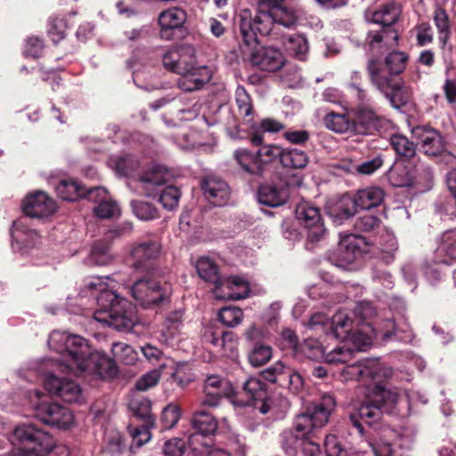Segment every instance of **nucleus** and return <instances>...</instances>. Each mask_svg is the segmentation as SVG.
Returning <instances> with one entry per match:
<instances>
[{
    "mask_svg": "<svg viewBox=\"0 0 456 456\" xmlns=\"http://www.w3.org/2000/svg\"><path fill=\"white\" fill-rule=\"evenodd\" d=\"M56 192L62 200L74 201L84 196H86L90 200H96L98 197L105 194L106 191L100 187L86 191L85 187L74 180H62L56 186Z\"/></svg>",
    "mask_w": 456,
    "mask_h": 456,
    "instance_id": "a211bd4d",
    "label": "nucleus"
},
{
    "mask_svg": "<svg viewBox=\"0 0 456 456\" xmlns=\"http://www.w3.org/2000/svg\"><path fill=\"white\" fill-rule=\"evenodd\" d=\"M185 450V442L179 438L167 440L163 445L165 456H182Z\"/></svg>",
    "mask_w": 456,
    "mask_h": 456,
    "instance_id": "338daca9",
    "label": "nucleus"
},
{
    "mask_svg": "<svg viewBox=\"0 0 456 456\" xmlns=\"http://www.w3.org/2000/svg\"><path fill=\"white\" fill-rule=\"evenodd\" d=\"M324 126L338 134L354 132L353 119L346 114L330 112L323 118Z\"/></svg>",
    "mask_w": 456,
    "mask_h": 456,
    "instance_id": "e433bc0d",
    "label": "nucleus"
},
{
    "mask_svg": "<svg viewBox=\"0 0 456 456\" xmlns=\"http://www.w3.org/2000/svg\"><path fill=\"white\" fill-rule=\"evenodd\" d=\"M184 313L182 309L170 312L159 330V340L165 345L173 346L180 334Z\"/></svg>",
    "mask_w": 456,
    "mask_h": 456,
    "instance_id": "a878e982",
    "label": "nucleus"
},
{
    "mask_svg": "<svg viewBox=\"0 0 456 456\" xmlns=\"http://www.w3.org/2000/svg\"><path fill=\"white\" fill-rule=\"evenodd\" d=\"M236 103L240 114L248 117L251 114L252 105L248 94L243 87H238L236 90Z\"/></svg>",
    "mask_w": 456,
    "mask_h": 456,
    "instance_id": "69168bd1",
    "label": "nucleus"
},
{
    "mask_svg": "<svg viewBox=\"0 0 456 456\" xmlns=\"http://www.w3.org/2000/svg\"><path fill=\"white\" fill-rule=\"evenodd\" d=\"M94 212L100 218L109 219L118 216L120 208L115 201L102 197L99 204L94 208Z\"/></svg>",
    "mask_w": 456,
    "mask_h": 456,
    "instance_id": "09e8293b",
    "label": "nucleus"
},
{
    "mask_svg": "<svg viewBox=\"0 0 456 456\" xmlns=\"http://www.w3.org/2000/svg\"><path fill=\"white\" fill-rule=\"evenodd\" d=\"M193 428L197 431L191 435L189 443L191 444L193 436H199L200 438L196 442V446L201 447L203 444H209L205 436L212 435L217 428V422L216 419L207 411H197L191 420Z\"/></svg>",
    "mask_w": 456,
    "mask_h": 456,
    "instance_id": "bb28decb",
    "label": "nucleus"
},
{
    "mask_svg": "<svg viewBox=\"0 0 456 456\" xmlns=\"http://www.w3.org/2000/svg\"><path fill=\"white\" fill-rule=\"evenodd\" d=\"M357 207L354 198L345 195L340 199L332 214L340 219H347L355 214Z\"/></svg>",
    "mask_w": 456,
    "mask_h": 456,
    "instance_id": "8fccbe9b",
    "label": "nucleus"
},
{
    "mask_svg": "<svg viewBox=\"0 0 456 456\" xmlns=\"http://www.w3.org/2000/svg\"><path fill=\"white\" fill-rule=\"evenodd\" d=\"M408 55L401 51L390 52L385 58V64L391 75L402 73L407 65Z\"/></svg>",
    "mask_w": 456,
    "mask_h": 456,
    "instance_id": "49530a36",
    "label": "nucleus"
},
{
    "mask_svg": "<svg viewBox=\"0 0 456 456\" xmlns=\"http://www.w3.org/2000/svg\"><path fill=\"white\" fill-rule=\"evenodd\" d=\"M82 294L94 297L96 300L98 309L94 313L95 321L121 331L132 329L134 322V307L125 298L109 289L101 278L87 282Z\"/></svg>",
    "mask_w": 456,
    "mask_h": 456,
    "instance_id": "f03ea898",
    "label": "nucleus"
},
{
    "mask_svg": "<svg viewBox=\"0 0 456 456\" xmlns=\"http://www.w3.org/2000/svg\"><path fill=\"white\" fill-rule=\"evenodd\" d=\"M186 20V13L181 8H169L159 15V35L165 40H172L175 32L179 29Z\"/></svg>",
    "mask_w": 456,
    "mask_h": 456,
    "instance_id": "aec40b11",
    "label": "nucleus"
},
{
    "mask_svg": "<svg viewBox=\"0 0 456 456\" xmlns=\"http://www.w3.org/2000/svg\"><path fill=\"white\" fill-rule=\"evenodd\" d=\"M326 324H330V332L336 338L356 342L357 334L354 332L356 324L351 314L346 311H338L330 322L324 314L317 313L311 317L309 322V326L313 330H324L323 326Z\"/></svg>",
    "mask_w": 456,
    "mask_h": 456,
    "instance_id": "423d86ee",
    "label": "nucleus"
},
{
    "mask_svg": "<svg viewBox=\"0 0 456 456\" xmlns=\"http://www.w3.org/2000/svg\"><path fill=\"white\" fill-rule=\"evenodd\" d=\"M362 239L354 234H346L340 239L337 249V265L346 268L362 256Z\"/></svg>",
    "mask_w": 456,
    "mask_h": 456,
    "instance_id": "6ab92c4d",
    "label": "nucleus"
},
{
    "mask_svg": "<svg viewBox=\"0 0 456 456\" xmlns=\"http://www.w3.org/2000/svg\"><path fill=\"white\" fill-rule=\"evenodd\" d=\"M242 393L247 396L243 404H250L258 408L262 413L268 411L266 405V388L265 384L256 378L248 379L243 386Z\"/></svg>",
    "mask_w": 456,
    "mask_h": 456,
    "instance_id": "b1692460",
    "label": "nucleus"
},
{
    "mask_svg": "<svg viewBox=\"0 0 456 456\" xmlns=\"http://www.w3.org/2000/svg\"><path fill=\"white\" fill-rule=\"evenodd\" d=\"M169 176L165 167H156L141 176L140 186L147 196H153L157 187L166 183Z\"/></svg>",
    "mask_w": 456,
    "mask_h": 456,
    "instance_id": "7c9ffc66",
    "label": "nucleus"
},
{
    "mask_svg": "<svg viewBox=\"0 0 456 456\" xmlns=\"http://www.w3.org/2000/svg\"><path fill=\"white\" fill-rule=\"evenodd\" d=\"M400 15V8L395 4L383 5L373 12L372 21L384 27H390L395 23Z\"/></svg>",
    "mask_w": 456,
    "mask_h": 456,
    "instance_id": "ea45409f",
    "label": "nucleus"
},
{
    "mask_svg": "<svg viewBox=\"0 0 456 456\" xmlns=\"http://www.w3.org/2000/svg\"><path fill=\"white\" fill-rule=\"evenodd\" d=\"M390 143L395 152L403 158L411 159L416 153L415 143L403 134H393L390 138Z\"/></svg>",
    "mask_w": 456,
    "mask_h": 456,
    "instance_id": "a18cd8bd",
    "label": "nucleus"
},
{
    "mask_svg": "<svg viewBox=\"0 0 456 456\" xmlns=\"http://www.w3.org/2000/svg\"><path fill=\"white\" fill-rule=\"evenodd\" d=\"M399 36L396 30L384 27L379 31H371L367 35L365 45L372 53H383L397 45Z\"/></svg>",
    "mask_w": 456,
    "mask_h": 456,
    "instance_id": "412c9836",
    "label": "nucleus"
},
{
    "mask_svg": "<svg viewBox=\"0 0 456 456\" xmlns=\"http://www.w3.org/2000/svg\"><path fill=\"white\" fill-rule=\"evenodd\" d=\"M367 71L370 83L387 97L392 96L400 89V84L393 78L394 75L389 72L387 74L378 61L370 59L368 61Z\"/></svg>",
    "mask_w": 456,
    "mask_h": 456,
    "instance_id": "2eb2a0df",
    "label": "nucleus"
},
{
    "mask_svg": "<svg viewBox=\"0 0 456 456\" xmlns=\"http://www.w3.org/2000/svg\"><path fill=\"white\" fill-rule=\"evenodd\" d=\"M45 389L67 403H81L84 395L81 387L70 379H61L53 372L46 370L43 373Z\"/></svg>",
    "mask_w": 456,
    "mask_h": 456,
    "instance_id": "6e6552de",
    "label": "nucleus"
},
{
    "mask_svg": "<svg viewBox=\"0 0 456 456\" xmlns=\"http://www.w3.org/2000/svg\"><path fill=\"white\" fill-rule=\"evenodd\" d=\"M281 44L287 53L299 61H305L309 52L306 38L301 34H282Z\"/></svg>",
    "mask_w": 456,
    "mask_h": 456,
    "instance_id": "c756f323",
    "label": "nucleus"
},
{
    "mask_svg": "<svg viewBox=\"0 0 456 456\" xmlns=\"http://www.w3.org/2000/svg\"><path fill=\"white\" fill-rule=\"evenodd\" d=\"M281 163L285 167L303 168L308 163V157L297 149H283Z\"/></svg>",
    "mask_w": 456,
    "mask_h": 456,
    "instance_id": "79ce46f5",
    "label": "nucleus"
},
{
    "mask_svg": "<svg viewBox=\"0 0 456 456\" xmlns=\"http://www.w3.org/2000/svg\"><path fill=\"white\" fill-rule=\"evenodd\" d=\"M336 405L335 399L330 395H324L319 403L308 406L305 411L296 416L293 431H284L282 434V447L286 453L294 456L297 450L301 447L306 436L315 430L324 427L330 419L331 411Z\"/></svg>",
    "mask_w": 456,
    "mask_h": 456,
    "instance_id": "20e7f679",
    "label": "nucleus"
},
{
    "mask_svg": "<svg viewBox=\"0 0 456 456\" xmlns=\"http://www.w3.org/2000/svg\"><path fill=\"white\" fill-rule=\"evenodd\" d=\"M384 199V192L379 187H368L359 190L354 197L358 208L370 209L378 207Z\"/></svg>",
    "mask_w": 456,
    "mask_h": 456,
    "instance_id": "f704fd0d",
    "label": "nucleus"
},
{
    "mask_svg": "<svg viewBox=\"0 0 456 456\" xmlns=\"http://www.w3.org/2000/svg\"><path fill=\"white\" fill-rule=\"evenodd\" d=\"M206 198L214 205H223L230 195L227 183L215 176L206 178L202 184Z\"/></svg>",
    "mask_w": 456,
    "mask_h": 456,
    "instance_id": "c85d7f7f",
    "label": "nucleus"
},
{
    "mask_svg": "<svg viewBox=\"0 0 456 456\" xmlns=\"http://www.w3.org/2000/svg\"><path fill=\"white\" fill-rule=\"evenodd\" d=\"M257 198L260 204L275 208L286 202L288 191L284 188L265 184L260 186Z\"/></svg>",
    "mask_w": 456,
    "mask_h": 456,
    "instance_id": "2f4dec72",
    "label": "nucleus"
},
{
    "mask_svg": "<svg viewBox=\"0 0 456 456\" xmlns=\"http://www.w3.org/2000/svg\"><path fill=\"white\" fill-rule=\"evenodd\" d=\"M202 339L212 345L223 356L233 358L237 351V340L232 331L224 330L217 324H208L203 328Z\"/></svg>",
    "mask_w": 456,
    "mask_h": 456,
    "instance_id": "0eeeda50",
    "label": "nucleus"
},
{
    "mask_svg": "<svg viewBox=\"0 0 456 456\" xmlns=\"http://www.w3.org/2000/svg\"><path fill=\"white\" fill-rule=\"evenodd\" d=\"M354 351L346 346H338L330 352H326L325 362L328 363H346L353 358Z\"/></svg>",
    "mask_w": 456,
    "mask_h": 456,
    "instance_id": "5fc2aeb1",
    "label": "nucleus"
},
{
    "mask_svg": "<svg viewBox=\"0 0 456 456\" xmlns=\"http://www.w3.org/2000/svg\"><path fill=\"white\" fill-rule=\"evenodd\" d=\"M345 372L350 379H364L365 378H370L377 381L380 376L387 378L391 374L389 369L382 368L379 363L376 362L348 365Z\"/></svg>",
    "mask_w": 456,
    "mask_h": 456,
    "instance_id": "cd10ccee",
    "label": "nucleus"
},
{
    "mask_svg": "<svg viewBox=\"0 0 456 456\" xmlns=\"http://www.w3.org/2000/svg\"><path fill=\"white\" fill-rule=\"evenodd\" d=\"M199 436H193L191 440V446L193 453L199 456H230V454L221 449L214 448L210 444H203L201 447L196 446Z\"/></svg>",
    "mask_w": 456,
    "mask_h": 456,
    "instance_id": "680f3d73",
    "label": "nucleus"
},
{
    "mask_svg": "<svg viewBox=\"0 0 456 456\" xmlns=\"http://www.w3.org/2000/svg\"><path fill=\"white\" fill-rule=\"evenodd\" d=\"M232 392L233 387L227 379L219 376H210L205 381L200 404L209 407L217 406L221 398L231 395Z\"/></svg>",
    "mask_w": 456,
    "mask_h": 456,
    "instance_id": "4468645a",
    "label": "nucleus"
},
{
    "mask_svg": "<svg viewBox=\"0 0 456 456\" xmlns=\"http://www.w3.org/2000/svg\"><path fill=\"white\" fill-rule=\"evenodd\" d=\"M436 256L440 262L449 265L456 259V233L447 232L442 237V241L436 249Z\"/></svg>",
    "mask_w": 456,
    "mask_h": 456,
    "instance_id": "4c0bfd02",
    "label": "nucleus"
},
{
    "mask_svg": "<svg viewBox=\"0 0 456 456\" xmlns=\"http://www.w3.org/2000/svg\"><path fill=\"white\" fill-rule=\"evenodd\" d=\"M162 61L166 69L180 76L177 84L183 91L200 89L212 77L208 67L197 63L196 48L189 44L168 51L164 54Z\"/></svg>",
    "mask_w": 456,
    "mask_h": 456,
    "instance_id": "7ed1b4c3",
    "label": "nucleus"
},
{
    "mask_svg": "<svg viewBox=\"0 0 456 456\" xmlns=\"http://www.w3.org/2000/svg\"><path fill=\"white\" fill-rule=\"evenodd\" d=\"M381 405L376 403L374 396H370L357 411L358 417L367 425H373L381 418Z\"/></svg>",
    "mask_w": 456,
    "mask_h": 456,
    "instance_id": "58836bf2",
    "label": "nucleus"
},
{
    "mask_svg": "<svg viewBox=\"0 0 456 456\" xmlns=\"http://www.w3.org/2000/svg\"><path fill=\"white\" fill-rule=\"evenodd\" d=\"M240 30L246 48L257 46V33L274 37L280 34L269 11L264 9V4L254 18L248 10H243L240 12Z\"/></svg>",
    "mask_w": 456,
    "mask_h": 456,
    "instance_id": "39448f33",
    "label": "nucleus"
},
{
    "mask_svg": "<svg viewBox=\"0 0 456 456\" xmlns=\"http://www.w3.org/2000/svg\"><path fill=\"white\" fill-rule=\"evenodd\" d=\"M112 260L107 244L96 243L87 258V264L92 265H106Z\"/></svg>",
    "mask_w": 456,
    "mask_h": 456,
    "instance_id": "de8ad7c7",
    "label": "nucleus"
},
{
    "mask_svg": "<svg viewBox=\"0 0 456 456\" xmlns=\"http://www.w3.org/2000/svg\"><path fill=\"white\" fill-rule=\"evenodd\" d=\"M303 354L311 360L325 361L326 348L321 346L320 342L315 339H306L301 347Z\"/></svg>",
    "mask_w": 456,
    "mask_h": 456,
    "instance_id": "864d4df0",
    "label": "nucleus"
},
{
    "mask_svg": "<svg viewBox=\"0 0 456 456\" xmlns=\"http://www.w3.org/2000/svg\"><path fill=\"white\" fill-rule=\"evenodd\" d=\"M282 0H262V4H265L271 16L278 28L281 27L290 28L295 25L297 16L292 8L281 4Z\"/></svg>",
    "mask_w": 456,
    "mask_h": 456,
    "instance_id": "393cba45",
    "label": "nucleus"
},
{
    "mask_svg": "<svg viewBox=\"0 0 456 456\" xmlns=\"http://www.w3.org/2000/svg\"><path fill=\"white\" fill-rule=\"evenodd\" d=\"M196 269L201 279L212 282L214 285L220 279L218 266L209 257L202 256L199 258Z\"/></svg>",
    "mask_w": 456,
    "mask_h": 456,
    "instance_id": "a19ab883",
    "label": "nucleus"
},
{
    "mask_svg": "<svg viewBox=\"0 0 456 456\" xmlns=\"http://www.w3.org/2000/svg\"><path fill=\"white\" fill-rule=\"evenodd\" d=\"M412 134L419 140L426 155L437 156L444 151V139L437 131L419 126L412 130Z\"/></svg>",
    "mask_w": 456,
    "mask_h": 456,
    "instance_id": "5701e85b",
    "label": "nucleus"
},
{
    "mask_svg": "<svg viewBox=\"0 0 456 456\" xmlns=\"http://www.w3.org/2000/svg\"><path fill=\"white\" fill-rule=\"evenodd\" d=\"M233 157L238 165L246 173L251 175H259L262 174L263 167L256 153L253 154L246 149H240L234 151Z\"/></svg>",
    "mask_w": 456,
    "mask_h": 456,
    "instance_id": "72a5a7b5",
    "label": "nucleus"
},
{
    "mask_svg": "<svg viewBox=\"0 0 456 456\" xmlns=\"http://www.w3.org/2000/svg\"><path fill=\"white\" fill-rule=\"evenodd\" d=\"M160 246L156 240H149L137 243L129 250L131 265L135 269L147 267V263L159 256Z\"/></svg>",
    "mask_w": 456,
    "mask_h": 456,
    "instance_id": "4be33fe9",
    "label": "nucleus"
},
{
    "mask_svg": "<svg viewBox=\"0 0 456 456\" xmlns=\"http://www.w3.org/2000/svg\"><path fill=\"white\" fill-rule=\"evenodd\" d=\"M433 19L438 31V39L443 46H444L451 35L449 16L444 9L436 8Z\"/></svg>",
    "mask_w": 456,
    "mask_h": 456,
    "instance_id": "37998d69",
    "label": "nucleus"
},
{
    "mask_svg": "<svg viewBox=\"0 0 456 456\" xmlns=\"http://www.w3.org/2000/svg\"><path fill=\"white\" fill-rule=\"evenodd\" d=\"M154 425H149L146 422L141 427L129 428L130 435L133 437V443L137 446L141 447L150 441L151 435L150 428Z\"/></svg>",
    "mask_w": 456,
    "mask_h": 456,
    "instance_id": "e2e57ef3",
    "label": "nucleus"
},
{
    "mask_svg": "<svg viewBox=\"0 0 456 456\" xmlns=\"http://www.w3.org/2000/svg\"><path fill=\"white\" fill-rule=\"evenodd\" d=\"M130 290L133 297L144 307L158 305L166 297V291L154 280H138Z\"/></svg>",
    "mask_w": 456,
    "mask_h": 456,
    "instance_id": "9b49d317",
    "label": "nucleus"
},
{
    "mask_svg": "<svg viewBox=\"0 0 456 456\" xmlns=\"http://www.w3.org/2000/svg\"><path fill=\"white\" fill-rule=\"evenodd\" d=\"M249 288L248 282L237 276L219 279L214 285L213 293L221 300H238L248 296Z\"/></svg>",
    "mask_w": 456,
    "mask_h": 456,
    "instance_id": "f8f14e48",
    "label": "nucleus"
},
{
    "mask_svg": "<svg viewBox=\"0 0 456 456\" xmlns=\"http://www.w3.org/2000/svg\"><path fill=\"white\" fill-rule=\"evenodd\" d=\"M219 320L228 327H235L241 323L244 314L239 307H224L219 311Z\"/></svg>",
    "mask_w": 456,
    "mask_h": 456,
    "instance_id": "3c124183",
    "label": "nucleus"
},
{
    "mask_svg": "<svg viewBox=\"0 0 456 456\" xmlns=\"http://www.w3.org/2000/svg\"><path fill=\"white\" fill-rule=\"evenodd\" d=\"M48 346L59 353L60 357L45 360L44 364L46 368H57L77 377L93 373L102 379H112L118 374L115 361L93 352L87 341L80 336L55 330L49 336Z\"/></svg>",
    "mask_w": 456,
    "mask_h": 456,
    "instance_id": "f257e3e1",
    "label": "nucleus"
},
{
    "mask_svg": "<svg viewBox=\"0 0 456 456\" xmlns=\"http://www.w3.org/2000/svg\"><path fill=\"white\" fill-rule=\"evenodd\" d=\"M130 408L137 417L143 419L147 424L154 425V419L151 415V402L148 399L133 400L130 403Z\"/></svg>",
    "mask_w": 456,
    "mask_h": 456,
    "instance_id": "4d7b16f0",
    "label": "nucleus"
},
{
    "mask_svg": "<svg viewBox=\"0 0 456 456\" xmlns=\"http://www.w3.org/2000/svg\"><path fill=\"white\" fill-rule=\"evenodd\" d=\"M37 416L45 424L59 428H67L73 422V414L58 403H42L37 406Z\"/></svg>",
    "mask_w": 456,
    "mask_h": 456,
    "instance_id": "ddd939ff",
    "label": "nucleus"
},
{
    "mask_svg": "<svg viewBox=\"0 0 456 456\" xmlns=\"http://www.w3.org/2000/svg\"><path fill=\"white\" fill-rule=\"evenodd\" d=\"M296 217L307 230V238L311 241L320 240L325 234L320 209L308 202H301L296 208Z\"/></svg>",
    "mask_w": 456,
    "mask_h": 456,
    "instance_id": "9d476101",
    "label": "nucleus"
},
{
    "mask_svg": "<svg viewBox=\"0 0 456 456\" xmlns=\"http://www.w3.org/2000/svg\"><path fill=\"white\" fill-rule=\"evenodd\" d=\"M180 197L181 193L177 187L167 186L160 191L159 200L164 208L172 210L178 206Z\"/></svg>",
    "mask_w": 456,
    "mask_h": 456,
    "instance_id": "6e6d98bb",
    "label": "nucleus"
},
{
    "mask_svg": "<svg viewBox=\"0 0 456 456\" xmlns=\"http://www.w3.org/2000/svg\"><path fill=\"white\" fill-rule=\"evenodd\" d=\"M283 149L273 144L262 145L256 152L260 164L269 163L274 159L279 158L281 160Z\"/></svg>",
    "mask_w": 456,
    "mask_h": 456,
    "instance_id": "bf43d9fd",
    "label": "nucleus"
},
{
    "mask_svg": "<svg viewBox=\"0 0 456 456\" xmlns=\"http://www.w3.org/2000/svg\"><path fill=\"white\" fill-rule=\"evenodd\" d=\"M354 133L369 134L379 126V117L368 108H360L355 118L353 120Z\"/></svg>",
    "mask_w": 456,
    "mask_h": 456,
    "instance_id": "473e14b6",
    "label": "nucleus"
},
{
    "mask_svg": "<svg viewBox=\"0 0 456 456\" xmlns=\"http://www.w3.org/2000/svg\"><path fill=\"white\" fill-rule=\"evenodd\" d=\"M22 207L26 216L34 218L46 217L56 209L54 200L41 191L27 196Z\"/></svg>",
    "mask_w": 456,
    "mask_h": 456,
    "instance_id": "f3484780",
    "label": "nucleus"
},
{
    "mask_svg": "<svg viewBox=\"0 0 456 456\" xmlns=\"http://www.w3.org/2000/svg\"><path fill=\"white\" fill-rule=\"evenodd\" d=\"M272 357V348L265 345H256L248 354L249 362L254 367L265 364Z\"/></svg>",
    "mask_w": 456,
    "mask_h": 456,
    "instance_id": "603ef678",
    "label": "nucleus"
},
{
    "mask_svg": "<svg viewBox=\"0 0 456 456\" xmlns=\"http://www.w3.org/2000/svg\"><path fill=\"white\" fill-rule=\"evenodd\" d=\"M180 419L179 407L175 404L167 405L162 411L161 422L166 429L172 428Z\"/></svg>",
    "mask_w": 456,
    "mask_h": 456,
    "instance_id": "0e129e2a",
    "label": "nucleus"
},
{
    "mask_svg": "<svg viewBox=\"0 0 456 456\" xmlns=\"http://www.w3.org/2000/svg\"><path fill=\"white\" fill-rule=\"evenodd\" d=\"M111 353L115 360L124 364H134L137 360V353L125 342H115L111 346Z\"/></svg>",
    "mask_w": 456,
    "mask_h": 456,
    "instance_id": "c03bdc74",
    "label": "nucleus"
},
{
    "mask_svg": "<svg viewBox=\"0 0 456 456\" xmlns=\"http://www.w3.org/2000/svg\"><path fill=\"white\" fill-rule=\"evenodd\" d=\"M161 371L159 369H154L140 377L135 382V388L138 391H146L155 387L159 381Z\"/></svg>",
    "mask_w": 456,
    "mask_h": 456,
    "instance_id": "052dcab7",
    "label": "nucleus"
},
{
    "mask_svg": "<svg viewBox=\"0 0 456 456\" xmlns=\"http://www.w3.org/2000/svg\"><path fill=\"white\" fill-rule=\"evenodd\" d=\"M12 238V247L16 244H24L25 247H32L37 243L39 236L35 230L28 229L22 220L13 222L11 232Z\"/></svg>",
    "mask_w": 456,
    "mask_h": 456,
    "instance_id": "c9c22d12",
    "label": "nucleus"
},
{
    "mask_svg": "<svg viewBox=\"0 0 456 456\" xmlns=\"http://www.w3.org/2000/svg\"><path fill=\"white\" fill-rule=\"evenodd\" d=\"M372 395L374 396L375 402L381 405V408H398V410L411 409L412 398L405 390L376 387Z\"/></svg>",
    "mask_w": 456,
    "mask_h": 456,
    "instance_id": "dca6fc26",
    "label": "nucleus"
},
{
    "mask_svg": "<svg viewBox=\"0 0 456 456\" xmlns=\"http://www.w3.org/2000/svg\"><path fill=\"white\" fill-rule=\"evenodd\" d=\"M256 46L246 48L241 45V51L245 54H248L249 61L253 66L262 70L270 72L280 69L285 63L283 53L273 47H259Z\"/></svg>",
    "mask_w": 456,
    "mask_h": 456,
    "instance_id": "1a4fd4ad",
    "label": "nucleus"
},
{
    "mask_svg": "<svg viewBox=\"0 0 456 456\" xmlns=\"http://www.w3.org/2000/svg\"><path fill=\"white\" fill-rule=\"evenodd\" d=\"M380 220L372 215H364L357 219L355 226L362 232H371L378 229Z\"/></svg>",
    "mask_w": 456,
    "mask_h": 456,
    "instance_id": "774afa93",
    "label": "nucleus"
},
{
    "mask_svg": "<svg viewBox=\"0 0 456 456\" xmlns=\"http://www.w3.org/2000/svg\"><path fill=\"white\" fill-rule=\"evenodd\" d=\"M131 207L134 215L141 220H151L158 216L156 208L151 203L133 200Z\"/></svg>",
    "mask_w": 456,
    "mask_h": 456,
    "instance_id": "13d9d810",
    "label": "nucleus"
}]
</instances>
